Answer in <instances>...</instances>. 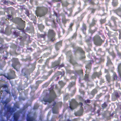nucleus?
Segmentation results:
<instances>
[{
    "label": "nucleus",
    "mask_w": 121,
    "mask_h": 121,
    "mask_svg": "<svg viewBox=\"0 0 121 121\" xmlns=\"http://www.w3.org/2000/svg\"><path fill=\"white\" fill-rule=\"evenodd\" d=\"M6 92H7V93H9V92L8 91H6Z\"/></svg>",
    "instance_id": "nucleus-59"
},
{
    "label": "nucleus",
    "mask_w": 121,
    "mask_h": 121,
    "mask_svg": "<svg viewBox=\"0 0 121 121\" xmlns=\"http://www.w3.org/2000/svg\"><path fill=\"white\" fill-rule=\"evenodd\" d=\"M37 82H38V83H41L42 82L41 81H38Z\"/></svg>",
    "instance_id": "nucleus-52"
},
{
    "label": "nucleus",
    "mask_w": 121,
    "mask_h": 121,
    "mask_svg": "<svg viewBox=\"0 0 121 121\" xmlns=\"http://www.w3.org/2000/svg\"><path fill=\"white\" fill-rule=\"evenodd\" d=\"M26 14L27 15V16H29V13L28 11H26Z\"/></svg>",
    "instance_id": "nucleus-44"
},
{
    "label": "nucleus",
    "mask_w": 121,
    "mask_h": 121,
    "mask_svg": "<svg viewBox=\"0 0 121 121\" xmlns=\"http://www.w3.org/2000/svg\"><path fill=\"white\" fill-rule=\"evenodd\" d=\"M116 18L115 17H111V19L114 22V23L115 25H116V23H115L116 22L115 21V20H116Z\"/></svg>",
    "instance_id": "nucleus-25"
},
{
    "label": "nucleus",
    "mask_w": 121,
    "mask_h": 121,
    "mask_svg": "<svg viewBox=\"0 0 121 121\" xmlns=\"http://www.w3.org/2000/svg\"><path fill=\"white\" fill-rule=\"evenodd\" d=\"M66 72L67 73L70 74L71 73V71L69 70H66Z\"/></svg>",
    "instance_id": "nucleus-36"
},
{
    "label": "nucleus",
    "mask_w": 121,
    "mask_h": 121,
    "mask_svg": "<svg viewBox=\"0 0 121 121\" xmlns=\"http://www.w3.org/2000/svg\"><path fill=\"white\" fill-rule=\"evenodd\" d=\"M112 5L113 6H117V2H112Z\"/></svg>",
    "instance_id": "nucleus-34"
},
{
    "label": "nucleus",
    "mask_w": 121,
    "mask_h": 121,
    "mask_svg": "<svg viewBox=\"0 0 121 121\" xmlns=\"http://www.w3.org/2000/svg\"><path fill=\"white\" fill-rule=\"evenodd\" d=\"M112 55L113 58H114L115 56V54L113 53H112Z\"/></svg>",
    "instance_id": "nucleus-47"
},
{
    "label": "nucleus",
    "mask_w": 121,
    "mask_h": 121,
    "mask_svg": "<svg viewBox=\"0 0 121 121\" xmlns=\"http://www.w3.org/2000/svg\"><path fill=\"white\" fill-rule=\"evenodd\" d=\"M78 104L75 100L73 99L72 100V102L70 104V108L72 110L73 109L77 107Z\"/></svg>",
    "instance_id": "nucleus-6"
},
{
    "label": "nucleus",
    "mask_w": 121,
    "mask_h": 121,
    "mask_svg": "<svg viewBox=\"0 0 121 121\" xmlns=\"http://www.w3.org/2000/svg\"><path fill=\"white\" fill-rule=\"evenodd\" d=\"M107 106V104H106V103L105 102L103 104H102V106L103 107V108H105Z\"/></svg>",
    "instance_id": "nucleus-27"
},
{
    "label": "nucleus",
    "mask_w": 121,
    "mask_h": 121,
    "mask_svg": "<svg viewBox=\"0 0 121 121\" xmlns=\"http://www.w3.org/2000/svg\"><path fill=\"white\" fill-rule=\"evenodd\" d=\"M90 100H88L85 101V102L86 103L89 104L90 103Z\"/></svg>",
    "instance_id": "nucleus-38"
},
{
    "label": "nucleus",
    "mask_w": 121,
    "mask_h": 121,
    "mask_svg": "<svg viewBox=\"0 0 121 121\" xmlns=\"http://www.w3.org/2000/svg\"><path fill=\"white\" fill-rule=\"evenodd\" d=\"M108 25L110 26H112V25L111 24V23H109L108 24Z\"/></svg>",
    "instance_id": "nucleus-54"
},
{
    "label": "nucleus",
    "mask_w": 121,
    "mask_h": 121,
    "mask_svg": "<svg viewBox=\"0 0 121 121\" xmlns=\"http://www.w3.org/2000/svg\"><path fill=\"white\" fill-rule=\"evenodd\" d=\"M59 104H60V105H61L62 104V103L61 102H60L59 103Z\"/></svg>",
    "instance_id": "nucleus-56"
},
{
    "label": "nucleus",
    "mask_w": 121,
    "mask_h": 121,
    "mask_svg": "<svg viewBox=\"0 0 121 121\" xmlns=\"http://www.w3.org/2000/svg\"><path fill=\"white\" fill-rule=\"evenodd\" d=\"M79 73H80L82 74V73H83L82 70H80L79 71Z\"/></svg>",
    "instance_id": "nucleus-46"
},
{
    "label": "nucleus",
    "mask_w": 121,
    "mask_h": 121,
    "mask_svg": "<svg viewBox=\"0 0 121 121\" xmlns=\"http://www.w3.org/2000/svg\"><path fill=\"white\" fill-rule=\"evenodd\" d=\"M38 106L37 105H35L34 107V109H36L38 108Z\"/></svg>",
    "instance_id": "nucleus-40"
},
{
    "label": "nucleus",
    "mask_w": 121,
    "mask_h": 121,
    "mask_svg": "<svg viewBox=\"0 0 121 121\" xmlns=\"http://www.w3.org/2000/svg\"><path fill=\"white\" fill-rule=\"evenodd\" d=\"M96 22V21L94 19H93L92 23L90 25V27H91L94 26Z\"/></svg>",
    "instance_id": "nucleus-19"
},
{
    "label": "nucleus",
    "mask_w": 121,
    "mask_h": 121,
    "mask_svg": "<svg viewBox=\"0 0 121 121\" xmlns=\"http://www.w3.org/2000/svg\"><path fill=\"white\" fill-rule=\"evenodd\" d=\"M60 64L59 61H57L54 62L52 64V66L53 67H55L56 66L59 65Z\"/></svg>",
    "instance_id": "nucleus-15"
},
{
    "label": "nucleus",
    "mask_w": 121,
    "mask_h": 121,
    "mask_svg": "<svg viewBox=\"0 0 121 121\" xmlns=\"http://www.w3.org/2000/svg\"><path fill=\"white\" fill-rule=\"evenodd\" d=\"M56 104V103L55 102L54 104H53V106H54Z\"/></svg>",
    "instance_id": "nucleus-55"
},
{
    "label": "nucleus",
    "mask_w": 121,
    "mask_h": 121,
    "mask_svg": "<svg viewBox=\"0 0 121 121\" xmlns=\"http://www.w3.org/2000/svg\"><path fill=\"white\" fill-rule=\"evenodd\" d=\"M63 64H62L61 65H60V67H61L63 66Z\"/></svg>",
    "instance_id": "nucleus-51"
},
{
    "label": "nucleus",
    "mask_w": 121,
    "mask_h": 121,
    "mask_svg": "<svg viewBox=\"0 0 121 121\" xmlns=\"http://www.w3.org/2000/svg\"><path fill=\"white\" fill-rule=\"evenodd\" d=\"M95 11V10L94 9H92L91 10V12L94 13Z\"/></svg>",
    "instance_id": "nucleus-48"
},
{
    "label": "nucleus",
    "mask_w": 121,
    "mask_h": 121,
    "mask_svg": "<svg viewBox=\"0 0 121 121\" xmlns=\"http://www.w3.org/2000/svg\"><path fill=\"white\" fill-rule=\"evenodd\" d=\"M94 44L97 45H100L103 42V40L99 35H96L93 38Z\"/></svg>",
    "instance_id": "nucleus-4"
},
{
    "label": "nucleus",
    "mask_w": 121,
    "mask_h": 121,
    "mask_svg": "<svg viewBox=\"0 0 121 121\" xmlns=\"http://www.w3.org/2000/svg\"><path fill=\"white\" fill-rule=\"evenodd\" d=\"M53 1H60L61 0H53Z\"/></svg>",
    "instance_id": "nucleus-50"
},
{
    "label": "nucleus",
    "mask_w": 121,
    "mask_h": 121,
    "mask_svg": "<svg viewBox=\"0 0 121 121\" xmlns=\"http://www.w3.org/2000/svg\"><path fill=\"white\" fill-rule=\"evenodd\" d=\"M62 41H60L57 43L56 44L55 48L56 50L59 49V48L61 46Z\"/></svg>",
    "instance_id": "nucleus-9"
},
{
    "label": "nucleus",
    "mask_w": 121,
    "mask_h": 121,
    "mask_svg": "<svg viewBox=\"0 0 121 121\" xmlns=\"http://www.w3.org/2000/svg\"><path fill=\"white\" fill-rule=\"evenodd\" d=\"M47 9L43 7H38L35 11V14L37 17H41L44 16L46 13Z\"/></svg>",
    "instance_id": "nucleus-2"
},
{
    "label": "nucleus",
    "mask_w": 121,
    "mask_h": 121,
    "mask_svg": "<svg viewBox=\"0 0 121 121\" xmlns=\"http://www.w3.org/2000/svg\"><path fill=\"white\" fill-rule=\"evenodd\" d=\"M97 92V90L96 89L93 90L91 92V94L93 97L94 95L96 94Z\"/></svg>",
    "instance_id": "nucleus-16"
},
{
    "label": "nucleus",
    "mask_w": 121,
    "mask_h": 121,
    "mask_svg": "<svg viewBox=\"0 0 121 121\" xmlns=\"http://www.w3.org/2000/svg\"><path fill=\"white\" fill-rule=\"evenodd\" d=\"M111 63V61L110 59H109L108 58V60L107 63V65H109Z\"/></svg>",
    "instance_id": "nucleus-32"
},
{
    "label": "nucleus",
    "mask_w": 121,
    "mask_h": 121,
    "mask_svg": "<svg viewBox=\"0 0 121 121\" xmlns=\"http://www.w3.org/2000/svg\"><path fill=\"white\" fill-rule=\"evenodd\" d=\"M59 83L61 87H63L65 84L62 81H60L59 82Z\"/></svg>",
    "instance_id": "nucleus-20"
},
{
    "label": "nucleus",
    "mask_w": 121,
    "mask_h": 121,
    "mask_svg": "<svg viewBox=\"0 0 121 121\" xmlns=\"http://www.w3.org/2000/svg\"><path fill=\"white\" fill-rule=\"evenodd\" d=\"M58 73L59 74L61 75V76H63L64 74V72H58Z\"/></svg>",
    "instance_id": "nucleus-35"
},
{
    "label": "nucleus",
    "mask_w": 121,
    "mask_h": 121,
    "mask_svg": "<svg viewBox=\"0 0 121 121\" xmlns=\"http://www.w3.org/2000/svg\"><path fill=\"white\" fill-rule=\"evenodd\" d=\"M112 96L113 97H114L115 98H116L119 97L118 93L116 92H114L112 95Z\"/></svg>",
    "instance_id": "nucleus-18"
},
{
    "label": "nucleus",
    "mask_w": 121,
    "mask_h": 121,
    "mask_svg": "<svg viewBox=\"0 0 121 121\" xmlns=\"http://www.w3.org/2000/svg\"><path fill=\"white\" fill-rule=\"evenodd\" d=\"M90 32L91 33H93L95 31L94 30H90Z\"/></svg>",
    "instance_id": "nucleus-43"
},
{
    "label": "nucleus",
    "mask_w": 121,
    "mask_h": 121,
    "mask_svg": "<svg viewBox=\"0 0 121 121\" xmlns=\"http://www.w3.org/2000/svg\"><path fill=\"white\" fill-rule=\"evenodd\" d=\"M113 78L114 80H116L117 79V77L116 74L115 73H114L113 75Z\"/></svg>",
    "instance_id": "nucleus-22"
},
{
    "label": "nucleus",
    "mask_w": 121,
    "mask_h": 121,
    "mask_svg": "<svg viewBox=\"0 0 121 121\" xmlns=\"http://www.w3.org/2000/svg\"><path fill=\"white\" fill-rule=\"evenodd\" d=\"M62 117V116L61 115H60V116H59V117Z\"/></svg>",
    "instance_id": "nucleus-61"
},
{
    "label": "nucleus",
    "mask_w": 121,
    "mask_h": 121,
    "mask_svg": "<svg viewBox=\"0 0 121 121\" xmlns=\"http://www.w3.org/2000/svg\"><path fill=\"white\" fill-rule=\"evenodd\" d=\"M46 35V33H44V34H38V37L39 38H42L43 39V40H45Z\"/></svg>",
    "instance_id": "nucleus-11"
},
{
    "label": "nucleus",
    "mask_w": 121,
    "mask_h": 121,
    "mask_svg": "<svg viewBox=\"0 0 121 121\" xmlns=\"http://www.w3.org/2000/svg\"><path fill=\"white\" fill-rule=\"evenodd\" d=\"M14 78L13 77H11L10 78V79L13 78Z\"/></svg>",
    "instance_id": "nucleus-58"
},
{
    "label": "nucleus",
    "mask_w": 121,
    "mask_h": 121,
    "mask_svg": "<svg viewBox=\"0 0 121 121\" xmlns=\"http://www.w3.org/2000/svg\"><path fill=\"white\" fill-rule=\"evenodd\" d=\"M24 69H22V72H23V71H24Z\"/></svg>",
    "instance_id": "nucleus-64"
},
{
    "label": "nucleus",
    "mask_w": 121,
    "mask_h": 121,
    "mask_svg": "<svg viewBox=\"0 0 121 121\" xmlns=\"http://www.w3.org/2000/svg\"><path fill=\"white\" fill-rule=\"evenodd\" d=\"M17 19L18 21L21 23V24L20 25H19L17 26V29L21 30L23 29L25 27V22L22 20L21 18H18Z\"/></svg>",
    "instance_id": "nucleus-5"
},
{
    "label": "nucleus",
    "mask_w": 121,
    "mask_h": 121,
    "mask_svg": "<svg viewBox=\"0 0 121 121\" xmlns=\"http://www.w3.org/2000/svg\"><path fill=\"white\" fill-rule=\"evenodd\" d=\"M101 75V73L100 72L99 73H94L93 75L95 76H96L98 77L100 75Z\"/></svg>",
    "instance_id": "nucleus-21"
},
{
    "label": "nucleus",
    "mask_w": 121,
    "mask_h": 121,
    "mask_svg": "<svg viewBox=\"0 0 121 121\" xmlns=\"http://www.w3.org/2000/svg\"><path fill=\"white\" fill-rule=\"evenodd\" d=\"M68 5V3L67 2H65L62 3V5L64 6H66Z\"/></svg>",
    "instance_id": "nucleus-29"
},
{
    "label": "nucleus",
    "mask_w": 121,
    "mask_h": 121,
    "mask_svg": "<svg viewBox=\"0 0 121 121\" xmlns=\"http://www.w3.org/2000/svg\"><path fill=\"white\" fill-rule=\"evenodd\" d=\"M3 41V39L0 37V43H2Z\"/></svg>",
    "instance_id": "nucleus-42"
},
{
    "label": "nucleus",
    "mask_w": 121,
    "mask_h": 121,
    "mask_svg": "<svg viewBox=\"0 0 121 121\" xmlns=\"http://www.w3.org/2000/svg\"><path fill=\"white\" fill-rule=\"evenodd\" d=\"M105 22V19H101L100 20V22L101 23H104Z\"/></svg>",
    "instance_id": "nucleus-31"
},
{
    "label": "nucleus",
    "mask_w": 121,
    "mask_h": 121,
    "mask_svg": "<svg viewBox=\"0 0 121 121\" xmlns=\"http://www.w3.org/2000/svg\"><path fill=\"white\" fill-rule=\"evenodd\" d=\"M26 119L27 121H33L34 120L33 117H29L28 115H27Z\"/></svg>",
    "instance_id": "nucleus-14"
},
{
    "label": "nucleus",
    "mask_w": 121,
    "mask_h": 121,
    "mask_svg": "<svg viewBox=\"0 0 121 121\" xmlns=\"http://www.w3.org/2000/svg\"><path fill=\"white\" fill-rule=\"evenodd\" d=\"M75 84V83L74 82H72L69 83V87H71Z\"/></svg>",
    "instance_id": "nucleus-24"
},
{
    "label": "nucleus",
    "mask_w": 121,
    "mask_h": 121,
    "mask_svg": "<svg viewBox=\"0 0 121 121\" xmlns=\"http://www.w3.org/2000/svg\"><path fill=\"white\" fill-rule=\"evenodd\" d=\"M106 78H107V80H108V81H109V78H107V76H106Z\"/></svg>",
    "instance_id": "nucleus-53"
},
{
    "label": "nucleus",
    "mask_w": 121,
    "mask_h": 121,
    "mask_svg": "<svg viewBox=\"0 0 121 121\" xmlns=\"http://www.w3.org/2000/svg\"><path fill=\"white\" fill-rule=\"evenodd\" d=\"M19 117V115L17 113H15L14 115V120L15 121H17Z\"/></svg>",
    "instance_id": "nucleus-12"
},
{
    "label": "nucleus",
    "mask_w": 121,
    "mask_h": 121,
    "mask_svg": "<svg viewBox=\"0 0 121 121\" xmlns=\"http://www.w3.org/2000/svg\"><path fill=\"white\" fill-rule=\"evenodd\" d=\"M78 49L79 50H81V52H82V53H84V52L82 50H81V49L80 48H78Z\"/></svg>",
    "instance_id": "nucleus-49"
},
{
    "label": "nucleus",
    "mask_w": 121,
    "mask_h": 121,
    "mask_svg": "<svg viewBox=\"0 0 121 121\" xmlns=\"http://www.w3.org/2000/svg\"><path fill=\"white\" fill-rule=\"evenodd\" d=\"M9 18H11V16H10V17H9Z\"/></svg>",
    "instance_id": "nucleus-60"
},
{
    "label": "nucleus",
    "mask_w": 121,
    "mask_h": 121,
    "mask_svg": "<svg viewBox=\"0 0 121 121\" xmlns=\"http://www.w3.org/2000/svg\"><path fill=\"white\" fill-rule=\"evenodd\" d=\"M26 75V73H24V76H25Z\"/></svg>",
    "instance_id": "nucleus-57"
},
{
    "label": "nucleus",
    "mask_w": 121,
    "mask_h": 121,
    "mask_svg": "<svg viewBox=\"0 0 121 121\" xmlns=\"http://www.w3.org/2000/svg\"><path fill=\"white\" fill-rule=\"evenodd\" d=\"M79 91L83 95L84 94V92L83 91L80 90Z\"/></svg>",
    "instance_id": "nucleus-41"
},
{
    "label": "nucleus",
    "mask_w": 121,
    "mask_h": 121,
    "mask_svg": "<svg viewBox=\"0 0 121 121\" xmlns=\"http://www.w3.org/2000/svg\"><path fill=\"white\" fill-rule=\"evenodd\" d=\"M91 64L90 63L89 65H87L86 66V68L90 69L91 68Z\"/></svg>",
    "instance_id": "nucleus-28"
},
{
    "label": "nucleus",
    "mask_w": 121,
    "mask_h": 121,
    "mask_svg": "<svg viewBox=\"0 0 121 121\" xmlns=\"http://www.w3.org/2000/svg\"><path fill=\"white\" fill-rule=\"evenodd\" d=\"M121 12V8H119V9H117V14H118V15H119L120 17H121V14L120 15H119L118 14V13L119 12Z\"/></svg>",
    "instance_id": "nucleus-30"
},
{
    "label": "nucleus",
    "mask_w": 121,
    "mask_h": 121,
    "mask_svg": "<svg viewBox=\"0 0 121 121\" xmlns=\"http://www.w3.org/2000/svg\"><path fill=\"white\" fill-rule=\"evenodd\" d=\"M86 27L85 25L84 24H83L82 25V30L83 32V33L85 34V33L84 31L86 30Z\"/></svg>",
    "instance_id": "nucleus-17"
},
{
    "label": "nucleus",
    "mask_w": 121,
    "mask_h": 121,
    "mask_svg": "<svg viewBox=\"0 0 121 121\" xmlns=\"http://www.w3.org/2000/svg\"><path fill=\"white\" fill-rule=\"evenodd\" d=\"M73 25V23H71L70 24V25L69 26V31H71L72 30V26Z\"/></svg>",
    "instance_id": "nucleus-23"
},
{
    "label": "nucleus",
    "mask_w": 121,
    "mask_h": 121,
    "mask_svg": "<svg viewBox=\"0 0 121 121\" xmlns=\"http://www.w3.org/2000/svg\"><path fill=\"white\" fill-rule=\"evenodd\" d=\"M79 104L80 106L81 109L79 111L75 113V114L76 116L81 115L83 112V108L82 107V103H80Z\"/></svg>",
    "instance_id": "nucleus-8"
},
{
    "label": "nucleus",
    "mask_w": 121,
    "mask_h": 121,
    "mask_svg": "<svg viewBox=\"0 0 121 121\" xmlns=\"http://www.w3.org/2000/svg\"><path fill=\"white\" fill-rule=\"evenodd\" d=\"M88 75L86 74L85 76L84 79L85 80H87L88 79Z\"/></svg>",
    "instance_id": "nucleus-33"
},
{
    "label": "nucleus",
    "mask_w": 121,
    "mask_h": 121,
    "mask_svg": "<svg viewBox=\"0 0 121 121\" xmlns=\"http://www.w3.org/2000/svg\"><path fill=\"white\" fill-rule=\"evenodd\" d=\"M11 72L13 74V75H15V72L14 71L12 70V71H11Z\"/></svg>",
    "instance_id": "nucleus-45"
},
{
    "label": "nucleus",
    "mask_w": 121,
    "mask_h": 121,
    "mask_svg": "<svg viewBox=\"0 0 121 121\" xmlns=\"http://www.w3.org/2000/svg\"><path fill=\"white\" fill-rule=\"evenodd\" d=\"M13 60L14 62L13 63L12 66L14 68L16 69V68H19V67H18L17 66V65H19V63L18 62V59L17 58H14Z\"/></svg>",
    "instance_id": "nucleus-7"
},
{
    "label": "nucleus",
    "mask_w": 121,
    "mask_h": 121,
    "mask_svg": "<svg viewBox=\"0 0 121 121\" xmlns=\"http://www.w3.org/2000/svg\"><path fill=\"white\" fill-rule=\"evenodd\" d=\"M69 53H67L68 57H69V60L70 63H72V56H71L70 55L68 56Z\"/></svg>",
    "instance_id": "nucleus-26"
},
{
    "label": "nucleus",
    "mask_w": 121,
    "mask_h": 121,
    "mask_svg": "<svg viewBox=\"0 0 121 121\" xmlns=\"http://www.w3.org/2000/svg\"><path fill=\"white\" fill-rule=\"evenodd\" d=\"M25 1H26V0H24V2H25Z\"/></svg>",
    "instance_id": "nucleus-63"
},
{
    "label": "nucleus",
    "mask_w": 121,
    "mask_h": 121,
    "mask_svg": "<svg viewBox=\"0 0 121 121\" xmlns=\"http://www.w3.org/2000/svg\"><path fill=\"white\" fill-rule=\"evenodd\" d=\"M117 54L119 56H121V52H119V51H117Z\"/></svg>",
    "instance_id": "nucleus-39"
},
{
    "label": "nucleus",
    "mask_w": 121,
    "mask_h": 121,
    "mask_svg": "<svg viewBox=\"0 0 121 121\" xmlns=\"http://www.w3.org/2000/svg\"><path fill=\"white\" fill-rule=\"evenodd\" d=\"M76 35H75V34L73 36V37L74 36H76Z\"/></svg>",
    "instance_id": "nucleus-62"
},
{
    "label": "nucleus",
    "mask_w": 121,
    "mask_h": 121,
    "mask_svg": "<svg viewBox=\"0 0 121 121\" xmlns=\"http://www.w3.org/2000/svg\"><path fill=\"white\" fill-rule=\"evenodd\" d=\"M55 33L53 30H49L48 34V38L50 41H53L55 39Z\"/></svg>",
    "instance_id": "nucleus-3"
},
{
    "label": "nucleus",
    "mask_w": 121,
    "mask_h": 121,
    "mask_svg": "<svg viewBox=\"0 0 121 121\" xmlns=\"http://www.w3.org/2000/svg\"><path fill=\"white\" fill-rule=\"evenodd\" d=\"M7 111L10 112L11 113H13L15 110L14 108H11L9 106H8L7 107Z\"/></svg>",
    "instance_id": "nucleus-10"
},
{
    "label": "nucleus",
    "mask_w": 121,
    "mask_h": 121,
    "mask_svg": "<svg viewBox=\"0 0 121 121\" xmlns=\"http://www.w3.org/2000/svg\"><path fill=\"white\" fill-rule=\"evenodd\" d=\"M102 95V93H101L100 94H99L97 96V98H99Z\"/></svg>",
    "instance_id": "nucleus-37"
},
{
    "label": "nucleus",
    "mask_w": 121,
    "mask_h": 121,
    "mask_svg": "<svg viewBox=\"0 0 121 121\" xmlns=\"http://www.w3.org/2000/svg\"><path fill=\"white\" fill-rule=\"evenodd\" d=\"M53 112L54 113H58V107L57 106L56 107H55L54 108H52Z\"/></svg>",
    "instance_id": "nucleus-13"
},
{
    "label": "nucleus",
    "mask_w": 121,
    "mask_h": 121,
    "mask_svg": "<svg viewBox=\"0 0 121 121\" xmlns=\"http://www.w3.org/2000/svg\"><path fill=\"white\" fill-rule=\"evenodd\" d=\"M56 96L53 91L50 92L49 95L45 97L43 100H41L42 102L45 104H46V102L50 103L54 100Z\"/></svg>",
    "instance_id": "nucleus-1"
}]
</instances>
